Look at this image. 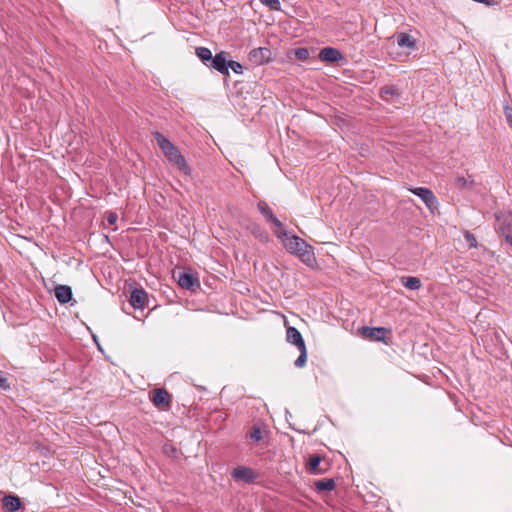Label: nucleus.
Masks as SVG:
<instances>
[{
    "instance_id": "26",
    "label": "nucleus",
    "mask_w": 512,
    "mask_h": 512,
    "mask_svg": "<svg viewBox=\"0 0 512 512\" xmlns=\"http://www.w3.org/2000/svg\"><path fill=\"white\" fill-rule=\"evenodd\" d=\"M263 5L269 7L272 10L279 11L281 4L279 0H259Z\"/></svg>"
},
{
    "instance_id": "8",
    "label": "nucleus",
    "mask_w": 512,
    "mask_h": 512,
    "mask_svg": "<svg viewBox=\"0 0 512 512\" xmlns=\"http://www.w3.org/2000/svg\"><path fill=\"white\" fill-rule=\"evenodd\" d=\"M409 191H411L414 195L421 198L429 209H433L438 204L437 198L435 197L434 193L428 188L416 187L410 188Z\"/></svg>"
},
{
    "instance_id": "3",
    "label": "nucleus",
    "mask_w": 512,
    "mask_h": 512,
    "mask_svg": "<svg viewBox=\"0 0 512 512\" xmlns=\"http://www.w3.org/2000/svg\"><path fill=\"white\" fill-rule=\"evenodd\" d=\"M360 331L362 336H364L365 338H368L372 341L384 342L386 344L388 343V341L386 340L387 335L391 334V330L385 327L363 326L360 329Z\"/></svg>"
},
{
    "instance_id": "5",
    "label": "nucleus",
    "mask_w": 512,
    "mask_h": 512,
    "mask_svg": "<svg viewBox=\"0 0 512 512\" xmlns=\"http://www.w3.org/2000/svg\"><path fill=\"white\" fill-rule=\"evenodd\" d=\"M272 52L268 47H259L249 52L248 59L253 65H263L271 60Z\"/></svg>"
},
{
    "instance_id": "13",
    "label": "nucleus",
    "mask_w": 512,
    "mask_h": 512,
    "mask_svg": "<svg viewBox=\"0 0 512 512\" xmlns=\"http://www.w3.org/2000/svg\"><path fill=\"white\" fill-rule=\"evenodd\" d=\"M258 210L266 218L267 221L274 224L279 230H283V223L274 215L272 209L265 201H259L257 204Z\"/></svg>"
},
{
    "instance_id": "21",
    "label": "nucleus",
    "mask_w": 512,
    "mask_h": 512,
    "mask_svg": "<svg viewBox=\"0 0 512 512\" xmlns=\"http://www.w3.org/2000/svg\"><path fill=\"white\" fill-rule=\"evenodd\" d=\"M380 96L383 100L389 101V97H399L400 92L394 85H386L380 89Z\"/></svg>"
},
{
    "instance_id": "23",
    "label": "nucleus",
    "mask_w": 512,
    "mask_h": 512,
    "mask_svg": "<svg viewBox=\"0 0 512 512\" xmlns=\"http://www.w3.org/2000/svg\"><path fill=\"white\" fill-rule=\"evenodd\" d=\"M300 351V355L298 356V358L295 360L294 362V365L297 367V368H302L305 366L306 362H307V348L304 347V348H300L298 349Z\"/></svg>"
},
{
    "instance_id": "30",
    "label": "nucleus",
    "mask_w": 512,
    "mask_h": 512,
    "mask_svg": "<svg viewBox=\"0 0 512 512\" xmlns=\"http://www.w3.org/2000/svg\"><path fill=\"white\" fill-rule=\"evenodd\" d=\"M504 114L506 116L507 122L510 126H512V107L506 106L504 108Z\"/></svg>"
},
{
    "instance_id": "25",
    "label": "nucleus",
    "mask_w": 512,
    "mask_h": 512,
    "mask_svg": "<svg viewBox=\"0 0 512 512\" xmlns=\"http://www.w3.org/2000/svg\"><path fill=\"white\" fill-rule=\"evenodd\" d=\"M472 184H473V181H469L464 176H457L455 178V185L458 188H461V189L468 188V187L472 186Z\"/></svg>"
},
{
    "instance_id": "17",
    "label": "nucleus",
    "mask_w": 512,
    "mask_h": 512,
    "mask_svg": "<svg viewBox=\"0 0 512 512\" xmlns=\"http://www.w3.org/2000/svg\"><path fill=\"white\" fill-rule=\"evenodd\" d=\"M397 44L399 47H405L414 50L416 48L415 39L408 33L401 32L397 35Z\"/></svg>"
},
{
    "instance_id": "14",
    "label": "nucleus",
    "mask_w": 512,
    "mask_h": 512,
    "mask_svg": "<svg viewBox=\"0 0 512 512\" xmlns=\"http://www.w3.org/2000/svg\"><path fill=\"white\" fill-rule=\"evenodd\" d=\"M318 57L321 61L328 63L339 62L340 60L343 59L342 53L338 49L333 47L322 48L319 52Z\"/></svg>"
},
{
    "instance_id": "10",
    "label": "nucleus",
    "mask_w": 512,
    "mask_h": 512,
    "mask_svg": "<svg viewBox=\"0 0 512 512\" xmlns=\"http://www.w3.org/2000/svg\"><path fill=\"white\" fill-rule=\"evenodd\" d=\"M321 463L322 457L320 455H311L307 463L306 471L311 475H322L326 473L328 470V464L321 465Z\"/></svg>"
},
{
    "instance_id": "12",
    "label": "nucleus",
    "mask_w": 512,
    "mask_h": 512,
    "mask_svg": "<svg viewBox=\"0 0 512 512\" xmlns=\"http://www.w3.org/2000/svg\"><path fill=\"white\" fill-rule=\"evenodd\" d=\"M178 284L181 288L187 290H195L200 286L198 278L188 272H179Z\"/></svg>"
},
{
    "instance_id": "29",
    "label": "nucleus",
    "mask_w": 512,
    "mask_h": 512,
    "mask_svg": "<svg viewBox=\"0 0 512 512\" xmlns=\"http://www.w3.org/2000/svg\"><path fill=\"white\" fill-rule=\"evenodd\" d=\"M231 68L232 71L236 74H242L243 73V66L237 62V61H233V60H230L229 61V65H228V69Z\"/></svg>"
},
{
    "instance_id": "18",
    "label": "nucleus",
    "mask_w": 512,
    "mask_h": 512,
    "mask_svg": "<svg viewBox=\"0 0 512 512\" xmlns=\"http://www.w3.org/2000/svg\"><path fill=\"white\" fill-rule=\"evenodd\" d=\"M400 282L409 290H418L422 286L420 278L414 276H403L400 278Z\"/></svg>"
},
{
    "instance_id": "32",
    "label": "nucleus",
    "mask_w": 512,
    "mask_h": 512,
    "mask_svg": "<svg viewBox=\"0 0 512 512\" xmlns=\"http://www.w3.org/2000/svg\"><path fill=\"white\" fill-rule=\"evenodd\" d=\"M500 230H501V234L504 236L506 242L509 243L510 245H512V232L505 233L504 227H501Z\"/></svg>"
},
{
    "instance_id": "16",
    "label": "nucleus",
    "mask_w": 512,
    "mask_h": 512,
    "mask_svg": "<svg viewBox=\"0 0 512 512\" xmlns=\"http://www.w3.org/2000/svg\"><path fill=\"white\" fill-rule=\"evenodd\" d=\"M54 295L59 303L66 304L72 299V289L67 285H57L54 288Z\"/></svg>"
},
{
    "instance_id": "4",
    "label": "nucleus",
    "mask_w": 512,
    "mask_h": 512,
    "mask_svg": "<svg viewBox=\"0 0 512 512\" xmlns=\"http://www.w3.org/2000/svg\"><path fill=\"white\" fill-rule=\"evenodd\" d=\"M151 401L158 409L169 410L171 408V395L165 388L154 389Z\"/></svg>"
},
{
    "instance_id": "24",
    "label": "nucleus",
    "mask_w": 512,
    "mask_h": 512,
    "mask_svg": "<svg viewBox=\"0 0 512 512\" xmlns=\"http://www.w3.org/2000/svg\"><path fill=\"white\" fill-rule=\"evenodd\" d=\"M294 55L298 60L305 61L309 58L310 52L308 48L300 47L295 49Z\"/></svg>"
},
{
    "instance_id": "6",
    "label": "nucleus",
    "mask_w": 512,
    "mask_h": 512,
    "mask_svg": "<svg viewBox=\"0 0 512 512\" xmlns=\"http://www.w3.org/2000/svg\"><path fill=\"white\" fill-rule=\"evenodd\" d=\"M231 475L235 481H241L247 484L253 483L257 478L255 471L252 468L245 466H238L234 468Z\"/></svg>"
},
{
    "instance_id": "27",
    "label": "nucleus",
    "mask_w": 512,
    "mask_h": 512,
    "mask_svg": "<svg viewBox=\"0 0 512 512\" xmlns=\"http://www.w3.org/2000/svg\"><path fill=\"white\" fill-rule=\"evenodd\" d=\"M250 438L255 442H259L262 440V432H261L260 427H258V426L252 427V429L250 431Z\"/></svg>"
},
{
    "instance_id": "33",
    "label": "nucleus",
    "mask_w": 512,
    "mask_h": 512,
    "mask_svg": "<svg viewBox=\"0 0 512 512\" xmlns=\"http://www.w3.org/2000/svg\"><path fill=\"white\" fill-rule=\"evenodd\" d=\"M10 389V383L8 382V379L5 377H2V390Z\"/></svg>"
},
{
    "instance_id": "19",
    "label": "nucleus",
    "mask_w": 512,
    "mask_h": 512,
    "mask_svg": "<svg viewBox=\"0 0 512 512\" xmlns=\"http://www.w3.org/2000/svg\"><path fill=\"white\" fill-rule=\"evenodd\" d=\"M335 486L336 484L333 478L321 479L314 483V487L318 492H330L335 489Z\"/></svg>"
},
{
    "instance_id": "20",
    "label": "nucleus",
    "mask_w": 512,
    "mask_h": 512,
    "mask_svg": "<svg viewBox=\"0 0 512 512\" xmlns=\"http://www.w3.org/2000/svg\"><path fill=\"white\" fill-rule=\"evenodd\" d=\"M197 57L202 61V63L209 67V63H211V60L213 58L212 52L209 48L206 47H198L195 51Z\"/></svg>"
},
{
    "instance_id": "31",
    "label": "nucleus",
    "mask_w": 512,
    "mask_h": 512,
    "mask_svg": "<svg viewBox=\"0 0 512 512\" xmlns=\"http://www.w3.org/2000/svg\"><path fill=\"white\" fill-rule=\"evenodd\" d=\"M118 216L115 212H109L107 215V222L110 225H114L117 222Z\"/></svg>"
},
{
    "instance_id": "11",
    "label": "nucleus",
    "mask_w": 512,
    "mask_h": 512,
    "mask_svg": "<svg viewBox=\"0 0 512 512\" xmlns=\"http://www.w3.org/2000/svg\"><path fill=\"white\" fill-rule=\"evenodd\" d=\"M2 508L6 510V512H15L20 509H24L22 501L20 497L14 494H5L2 497Z\"/></svg>"
},
{
    "instance_id": "9",
    "label": "nucleus",
    "mask_w": 512,
    "mask_h": 512,
    "mask_svg": "<svg viewBox=\"0 0 512 512\" xmlns=\"http://www.w3.org/2000/svg\"><path fill=\"white\" fill-rule=\"evenodd\" d=\"M129 302L134 309H144L148 302V294L143 288H134L131 291Z\"/></svg>"
},
{
    "instance_id": "7",
    "label": "nucleus",
    "mask_w": 512,
    "mask_h": 512,
    "mask_svg": "<svg viewBox=\"0 0 512 512\" xmlns=\"http://www.w3.org/2000/svg\"><path fill=\"white\" fill-rule=\"evenodd\" d=\"M228 53L225 51H221L217 53L215 56H213L211 63H209V68H213L219 73L228 76L229 70V60L227 59Z\"/></svg>"
},
{
    "instance_id": "15",
    "label": "nucleus",
    "mask_w": 512,
    "mask_h": 512,
    "mask_svg": "<svg viewBox=\"0 0 512 512\" xmlns=\"http://www.w3.org/2000/svg\"><path fill=\"white\" fill-rule=\"evenodd\" d=\"M286 339L289 343L295 345L298 349L306 347L301 333L295 327L290 326L287 328Z\"/></svg>"
},
{
    "instance_id": "22",
    "label": "nucleus",
    "mask_w": 512,
    "mask_h": 512,
    "mask_svg": "<svg viewBox=\"0 0 512 512\" xmlns=\"http://www.w3.org/2000/svg\"><path fill=\"white\" fill-rule=\"evenodd\" d=\"M251 233L255 236L256 239H258L262 243H266L269 240L268 233L259 225H253L251 228Z\"/></svg>"
},
{
    "instance_id": "28",
    "label": "nucleus",
    "mask_w": 512,
    "mask_h": 512,
    "mask_svg": "<svg viewBox=\"0 0 512 512\" xmlns=\"http://www.w3.org/2000/svg\"><path fill=\"white\" fill-rule=\"evenodd\" d=\"M464 238H465L466 242L468 243L469 248L477 247V240L471 232L465 231Z\"/></svg>"
},
{
    "instance_id": "2",
    "label": "nucleus",
    "mask_w": 512,
    "mask_h": 512,
    "mask_svg": "<svg viewBox=\"0 0 512 512\" xmlns=\"http://www.w3.org/2000/svg\"><path fill=\"white\" fill-rule=\"evenodd\" d=\"M155 138L158 147L168 159L169 162L173 163L178 167L180 171H182L185 175H190L191 168L187 164L185 158L177 149V147L168 140L162 133L155 131L152 133Z\"/></svg>"
},
{
    "instance_id": "1",
    "label": "nucleus",
    "mask_w": 512,
    "mask_h": 512,
    "mask_svg": "<svg viewBox=\"0 0 512 512\" xmlns=\"http://www.w3.org/2000/svg\"><path fill=\"white\" fill-rule=\"evenodd\" d=\"M275 234L282 239L285 249L290 254L296 255L304 264L311 266L316 261L313 247L300 237L290 235L284 228Z\"/></svg>"
}]
</instances>
